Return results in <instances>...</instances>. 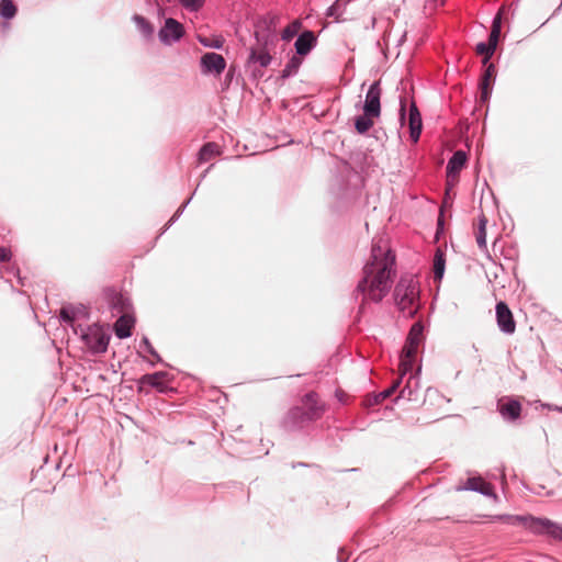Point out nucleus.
I'll return each mask as SVG.
<instances>
[{
  "label": "nucleus",
  "mask_w": 562,
  "mask_h": 562,
  "mask_svg": "<svg viewBox=\"0 0 562 562\" xmlns=\"http://www.w3.org/2000/svg\"><path fill=\"white\" fill-rule=\"evenodd\" d=\"M475 49L479 55L484 56V65L488 61V59L493 56L495 52V48H493L490 44L486 43H479Z\"/></svg>",
  "instance_id": "nucleus-30"
},
{
  "label": "nucleus",
  "mask_w": 562,
  "mask_h": 562,
  "mask_svg": "<svg viewBox=\"0 0 562 562\" xmlns=\"http://www.w3.org/2000/svg\"><path fill=\"white\" fill-rule=\"evenodd\" d=\"M495 76H496L495 67L493 64H490L486 67L484 75L481 79V83H480V89H481L480 100L482 102H486L490 99V95L492 93V86L495 80Z\"/></svg>",
  "instance_id": "nucleus-10"
},
{
  "label": "nucleus",
  "mask_w": 562,
  "mask_h": 562,
  "mask_svg": "<svg viewBox=\"0 0 562 562\" xmlns=\"http://www.w3.org/2000/svg\"><path fill=\"white\" fill-rule=\"evenodd\" d=\"M302 64V56H293L282 70V77L288 78L295 74Z\"/></svg>",
  "instance_id": "nucleus-26"
},
{
  "label": "nucleus",
  "mask_w": 562,
  "mask_h": 562,
  "mask_svg": "<svg viewBox=\"0 0 562 562\" xmlns=\"http://www.w3.org/2000/svg\"><path fill=\"white\" fill-rule=\"evenodd\" d=\"M467 162V154L458 150L453 154L447 165V186L453 187L459 180V172Z\"/></svg>",
  "instance_id": "nucleus-6"
},
{
  "label": "nucleus",
  "mask_w": 562,
  "mask_h": 562,
  "mask_svg": "<svg viewBox=\"0 0 562 562\" xmlns=\"http://www.w3.org/2000/svg\"><path fill=\"white\" fill-rule=\"evenodd\" d=\"M496 321L499 329L507 334L512 335L516 330V322L514 319L513 313L509 310L508 305L505 302H498L496 304Z\"/></svg>",
  "instance_id": "nucleus-4"
},
{
  "label": "nucleus",
  "mask_w": 562,
  "mask_h": 562,
  "mask_svg": "<svg viewBox=\"0 0 562 562\" xmlns=\"http://www.w3.org/2000/svg\"><path fill=\"white\" fill-rule=\"evenodd\" d=\"M136 24H137V27L139 29V31L143 33L144 36H150L154 29L153 26L150 25V23L148 21H146L143 16H139V15H136L134 18Z\"/></svg>",
  "instance_id": "nucleus-31"
},
{
  "label": "nucleus",
  "mask_w": 562,
  "mask_h": 562,
  "mask_svg": "<svg viewBox=\"0 0 562 562\" xmlns=\"http://www.w3.org/2000/svg\"><path fill=\"white\" fill-rule=\"evenodd\" d=\"M423 325L420 323H415L407 336L405 346L403 348L408 349L411 351H418V347L423 341Z\"/></svg>",
  "instance_id": "nucleus-13"
},
{
  "label": "nucleus",
  "mask_w": 562,
  "mask_h": 562,
  "mask_svg": "<svg viewBox=\"0 0 562 562\" xmlns=\"http://www.w3.org/2000/svg\"><path fill=\"white\" fill-rule=\"evenodd\" d=\"M403 375L401 374L387 390H392V394L398 389L402 383Z\"/></svg>",
  "instance_id": "nucleus-37"
},
{
  "label": "nucleus",
  "mask_w": 562,
  "mask_h": 562,
  "mask_svg": "<svg viewBox=\"0 0 562 562\" xmlns=\"http://www.w3.org/2000/svg\"><path fill=\"white\" fill-rule=\"evenodd\" d=\"M277 21V16L271 18V23H274Z\"/></svg>",
  "instance_id": "nucleus-43"
},
{
  "label": "nucleus",
  "mask_w": 562,
  "mask_h": 562,
  "mask_svg": "<svg viewBox=\"0 0 562 562\" xmlns=\"http://www.w3.org/2000/svg\"><path fill=\"white\" fill-rule=\"evenodd\" d=\"M418 282L413 277H403L394 290L395 304L407 317H413L419 308Z\"/></svg>",
  "instance_id": "nucleus-2"
},
{
  "label": "nucleus",
  "mask_w": 562,
  "mask_h": 562,
  "mask_svg": "<svg viewBox=\"0 0 562 562\" xmlns=\"http://www.w3.org/2000/svg\"><path fill=\"white\" fill-rule=\"evenodd\" d=\"M198 40L202 45H204L206 47L221 48L224 43L223 38H221V37L209 38V37L199 35Z\"/></svg>",
  "instance_id": "nucleus-33"
},
{
  "label": "nucleus",
  "mask_w": 562,
  "mask_h": 562,
  "mask_svg": "<svg viewBox=\"0 0 562 562\" xmlns=\"http://www.w3.org/2000/svg\"><path fill=\"white\" fill-rule=\"evenodd\" d=\"M87 346L95 353L105 352L109 346L110 337L100 328L90 329L83 336Z\"/></svg>",
  "instance_id": "nucleus-7"
},
{
  "label": "nucleus",
  "mask_w": 562,
  "mask_h": 562,
  "mask_svg": "<svg viewBox=\"0 0 562 562\" xmlns=\"http://www.w3.org/2000/svg\"><path fill=\"white\" fill-rule=\"evenodd\" d=\"M445 255L440 249H437L434 257V278L436 281H440L442 279L445 273Z\"/></svg>",
  "instance_id": "nucleus-23"
},
{
  "label": "nucleus",
  "mask_w": 562,
  "mask_h": 562,
  "mask_svg": "<svg viewBox=\"0 0 562 562\" xmlns=\"http://www.w3.org/2000/svg\"><path fill=\"white\" fill-rule=\"evenodd\" d=\"M404 392H405V389H403V390L400 392V395L397 396V398H398V397L404 396Z\"/></svg>",
  "instance_id": "nucleus-41"
},
{
  "label": "nucleus",
  "mask_w": 562,
  "mask_h": 562,
  "mask_svg": "<svg viewBox=\"0 0 562 562\" xmlns=\"http://www.w3.org/2000/svg\"><path fill=\"white\" fill-rule=\"evenodd\" d=\"M297 23L295 22L293 26H288L283 30L282 38L290 40L296 32Z\"/></svg>",
  "instance_id": "nucleus-35"
},
{
  "label": "nucleus",
  "mask_w": 562,
  "mask_h": 562,
  "mask_svg": "<svg viewBox=\"0 0 562 562\" xmlns=\"http://www.w3.org/2000/svg\"><path fill=\"white\" fill-rule=\"evenodd\" d=\"M557 409L562 413V406L561 407H557Z\"/></svg>",
  "instance_id": "nucleus-45"
},
{
  "label": "nucleus",
  "mask_w": 562,
  "mask_h": 562,
  "mask_svg": "<svg viewBox=\"0 0 562 562\" xmlns=\"http://www.w3.org/2000/svg\"><path fill=\"white\" fill-rule=\"evenodd\" d=\"M60 316L63 317L64 321L70 323L72 321V316L69 314V312L66 310V308H63L60 311Z\"/></svg>",
  "instance_id": "nucleus-38"
},
{
  "label": "nucleus",
  "mask_w": 562,
  "mask_h": 562,
  "mask_svg": "<svg viewBox=\"0 0 562 562\" xmlns=\"http://www.w3.org/2000/svg\"><path fill=\"white\" fill-rule=\"evenodd\" d=\"M16 13V7L12 0L0 1V14L5 19H11Z\"/></svg>",
  "instance_id": "nucleus-28"
},
{
  "label": "nucleus",
  "mask_w": 562,
  "mask_h": 562,
  "mask_svg": "<svg viewBox=\"0 0 562 562\" xmlns=\"http://www.w3.org/2000/svg\"><path fill=\"white\" fill-rule=\"evenodd\" d=\"M405 108H406V100L405 99H401V109H400L401 121L404 120Z\"/></svg>",
  "instance_id": "nucleus-39"
},
{
  "label": "nucleus",
  "mask_w": 562,
  "mask_h": 562,
  "mask_svg": "<svg viewBox=\"0 0 562 562\" xmlns=\"http://www.w3.org/2000/svg\"><path fill=\"white\" fill-rule=\"evenodd\" d=\"M166 376L165 372H156L153 374H145L140 379L142 384H147L158 389L159 391H164L166 386Z\"/></svg>",
  "instance_id": "nucleus-18"
},
{
  "label": "nucleus",
  "mask_w": 562,
  "mask_h": 562,
  "mask_svg": "<svg viewBox=\"0 0 562 562\" xmlns=\"http://www.w3.org/2000/svg\"><path fill=\"white\" fill-rule=\"evenodd\" d=\"M303 407L306 411V418L308 420L319 417L322 406L318 404V400L315 393H308L304 396Z\"/></svg>",
  "instance_id": "nucleus-16"
},
{
  "label": "nucleus",
  "mask_w": 562,
  "mask_h": 562,
  "mask_svg": "<svg viewBox=\"0 0 562 562\" xmlns=\"http://www.w3.org/2000/svg\"><path fill=\"white\" fill-rule=\"evenodd\" d=\"M179 1L186 9H189L191 11H198L203 7L205 0H179Z\"/></svg>",
  "instance_id": "nucleus-34"
},
{
  "label": "nucleus",
  "mask_w": 562,
  "mask_h": 562,
  "mask_svg": "<svg viewBox=\"0 0 562 562\" xmlns=\"http://www.w3.org/2000/svg\"><path fill=\"white\" fill-rule=\"evenodd\" d=\"M250 60L260 64V66L266 67L269 65L271 60V56L265 49H251Z\"/></svg>",
  "instance_id": "nucleus-27"
},
{
  "label": "nucleus",
  "mask_w": 562,
  "mask_h": 562,
  "mask_svg": "<svg viewBox=\"0 0 562 562\" xmlns=\"http://www.w3.org/2000/svg\"><path fill=\"white\" fill-rule=\"evenodd\" d=\"M486 224L487 218L482 213L474 229L475 239L480 248H486Z\"/></svg>",
  "instance_id": "nucleus-21"
},
{
  "label": "nucleus",
  "mask_w": 562,
  "mask_h": 562,
  "mask_svg": "<svg viewBox=\"0 0 562 562\" xmlns=\"http://www.w3.org/2000/svg\"><path fill=\"white\" fill-rule=\"evenodd\" d=\"M381 87L380 81H375L372 83L367 92L366 101L363 105V112H366L369 115H376L380 116L381 114Z\"/></svg>",
  "instance_id": "nucleus-5"
},
{
  "label": "nucleus",
  "mask_w": 562,
  "mask_h": 562,
  "mask_svg": "<svg viewBox=\"0 0 562 562\" xmlns=\"http://www.w3.org/2000/svg\"><path fill=\"white\" fill-rule=\"evenodd\" d=\"M183 35V26L175 19H167L165 26L159 32L161 42L170 44L180 40Z\"/></svg>",
  "instance_id": "nucleus-8"
},
{
  "label": "nucleus",
  "mask_w": 562,
  "mask_h": 562,
  "mask_svg": "<svg viewBox=\"0 0 562 562\" xmlns=\"http://www.w3.org/2000/svg\"><path fill=\"white\" fill-rule=\"evenodd\" d=\"M416 355L417 352H408V349L403 348L398 367V371L402 375H405L413 370Z\"/></svg>",
  "instance_id": "nucleus-19"
},
{
  "label": "nucleus",
  "mask_w": 562,
  "mask_h": 562,
  "mask_svg": "<svg viewBox=\"0 0 562 562\" xmlns=\"http://www.w3.org/2000/svg\"><path fill=\"white\" fill-rule=\"evenodd\" d=\"M434 3H435V7H438V5H443L446 0H432Z\"/></svg>",
  "instance_id": "nucleus-40"
},
{
  "label": "nucleus",
  "mask_w": 562,
  "mask_h": 562,
  "mask_svg": "<svg viewBox=\"0 0 562 562\" xmlns=\"http://www.w3.org/2000/svg\"><path fill=\"white\" fill-rule=\"evenodd\" d=\"M10 260V251L5 248H0V261L5 262Z\"/></svg>",
  "instance_id": "nucleus-36"
},
{
  "label": "nucleus",
  "mask_w": 562,
  "mask_h": 562,
  "mask_svg": "<svg viewBox=\"0 0 562 562\" xmlns=\"http://www.w3.org/2000/svg\"><path fill=\"white\" fill-rule=\"evenodd\" d=\"M392 395V390H385L383 392L376 394H368L363 400L364 407H372L374 405L381 404L383 401L389 398Z\"/></svg>",
  "instance_id": "nucleus-25"
},
{
  "label": "nucleus",
  "mask_w": 562,
  "mask_h": 562,
  "mask_svg": "<svg viewBox=\"0 0 562 562\" xmlns=\"http://www.w3.org/2000/svg\"><path fill=\"white\" fill-rule=\"evenodd\" d=\"M507 522L514 526H522L536 535H548L554 539L562 540V526L548 519L530 515L508 516Z\"/></svg>",
  "instance_id": "nucleus-3"
},
{
  "label": "nucleus",
  "mask_w": 562,
  "mask_h": 562,
  "mask_svg": "<svg viewBox=\"0 0 562 562\" xmlns=\"http://www.w3.org/2000/svg\"><path fill=\"white\" fill-rule=\"evenodd\" d=\"M504 11H505V8L502 7L492 23V31H491L487 44H490L495 49H496L498 38L501 35V23H502V16H503Z\"/></svg>",
  "instance_id": "nucleus-20"
},
{
  "label": "nucleus",
  "mask_w": 562,
  "mask_h": 562,
  "mask_svg": "<svg viewBox=\"0 0 562 562\" xmlns=\"http://www.w3.org/2000/svg\"><path fill=\"white\" fill-rule=\"evenodd\" d=\"M467 488L480 492L487 496L494 495V488L492 484L485 482L482 477L468 479Z\"/></svg>",
  "instance_id": "nucleus-17"
},
{
  "label": "nucleus",
  "mask_w": 562,
  "mask_h": 562,
  "mask_svg": "<svg viewBox=\"0 0 562 562\" xmlns=\"http://www.w3.org/2000/svg\"><path fill=\"white\" fill-rule=\"evenodd\" d=\"M498 411L502 416L509 420H516L521 413V404L515 400L498 403Z\"/></svg>",
  "instance_id": "nucleus-12"
},
{
  "label": "nucleus",
  "mask_w": 562,
  "mask_h": 562,
  "mask_svg": "<svg viewBox=\"0 0 562 562\" xmlns=\"http://www.w3.org/2000/svg\"><path fill=\"white\" fill-rule=\"evenodd\" d=\"M288 416H289L290 420L293 424H296V423H300V422H304V420H308L306 418V411H305V408L303 406L302 407H294V408H292L289 412Z\"/></svg>",
  "instance_id": "nucleus-29"
},
{
  "label": "nucleus",
  "mask_w": 562,
  "mask_h": 562,
  "mask_svg": "<svg viewBox=\"0 0 562 562\" xmlns=\"http://www.w3.org/2000/svg\"><path fill=\"white\" fill-rule=\"evenodd\" d=\"M376 117V115H369L363 112V115L358 116L355 121L356 131L359 134L367 133L374 125V119Z\"/></svg>",
  "instance_id": "nucleus-22"
},
{
  "label": "nucleus",
  "mask_w": 562,
  "mask_h": 562,
  "mask_svg": "<svg viewBox=\"0 0 562 562\" xmlns=\"http://www.w3.org/2000/svg\"><path fill=\"white\" fill-rule=\"evenodd\" d=\"M116 300H117V302H121L123 300V297L121 295H116Z\"/></svg>",
  "instance_id": "nucleus-42"
},
{
  "label": "nucleus",
  "mask_w": 562,
  "mask_h": 562,
  "mask_svg": "<svg viewBox=\"0 0 562 562\" xmlns=\"http://www.w3.org/2000/svg\"><path fill=\"white\" fill-rule=\"evenodd\" d=\"M422 117L415 103H412L409 108V131L411 137L416 143L419 139L422 133Z\"/></svg>",
  "instance_id": "nucleus-14"
},
{
  "label": "nucleus",
  "mask_w": 562,
  "mask_h": 562,
  "mask_svg": "<svg viewBox=\"0 0 562 562\" xmlns=\"http://www.w3.org/2000/svg\"><path fill=\"white\" fill-rule=\"evenodd\" d=\"M316 43V36L312 31L303 32L295 41V49L297 55L305 56L311 52Z\"/></svg>",
  "instance_id": "nucleus-11"
},
{
  "label": "nucleus",
  "mask_w": 562,
  "mask_h": 562,
  "mask_svg": "<svg viewBox=\"0 0 562 562\" xmlns=\"http://www.w3.org/2000/svg\"><path fill=\"white\" fill-rule=\"evenodd\" d=\"M394 266L395 255L387 244L382 240L374 243L370 260L363 267V277L357 286V291L363 294L364 300L378 303L386 296L395 274Z\"/></svg>",
  "instance_id": "nucleus-1"
},
{
  "label": "nucleus",
  "mask_w": 562,
  "mask_h": 562,
  "mask_svg": "<svg viewBox=\"0 0 562 562\" xmlns=\"http://www.w3.org/2000/svg\"><path fill=\"white\" fill-rule=\"evenodd\" d=\"M220 154L218 145L215 143H207L202 146L199 153V161L206 162L211 158Z\"/></svg>",
  "instance_id": "nucleus-24"
},
{
  "label": "nucleus",
  "mask_w": 562,
  "mask_h": 562,
  "mask_svg": "<svg viewBox=\"0 0 562 562\" xmlns=\"http://www.w3.org/2000/svg\"><path fill=\"white\" fill-rule=\"evenodd\" d=\"M133 326L134 318L128 314H124L114 324L115 335L121 339L127 338L132 335Z\"/></svg>",
  "instance_id": "nucleus-15"
},
{
  "label": "nucleus",
  "mask_w": 562,
  "mask_h": 562,
  "mask_svg": "<svg viewBox=\"0 0 562 562\" xmlns=\"http://www.w3.org/2000/svg\"><path fill=\"white\" fill-rule=\"evenodd\" d=\"M201 66L205 74L213 72L215 75H220L224 70L226 61L220 54L206 53L201 58Z\"/></svg>",
  "instance_id": "nucleus-9"
},
{
  "label": "nucleus",
  "mask_w": 562,
  "mask_h": 562,
  "mask_svg": "<svg viewBox=\"0 0 562 562\" xmlns=\"http://www.w3.org/2000/svg\"><path fill=\"white\" fill-rule=\"evenodd\" d=\"M144 342L149 347V342L147 339H144Z\"/></svg>",
  "instance_id": "nucleus-44"
},
{
  "label": "nucleus",
  "mask_w": 562,
  "mask_h": 562,
  "mask_svg": "<svg viewBox=\"0 0 562 562\" xmlns=\"http://www.w3.org/2000/svg\"><path fill=\"white\" fill-rule=\"evenodd\" d=\"M345 5H346V2L344 0H336L333 3V5L329 7L327 15L333 16L338 21Z\"/></svg>",
  "instance_id": "nucleus-32"
}]
</instances>
